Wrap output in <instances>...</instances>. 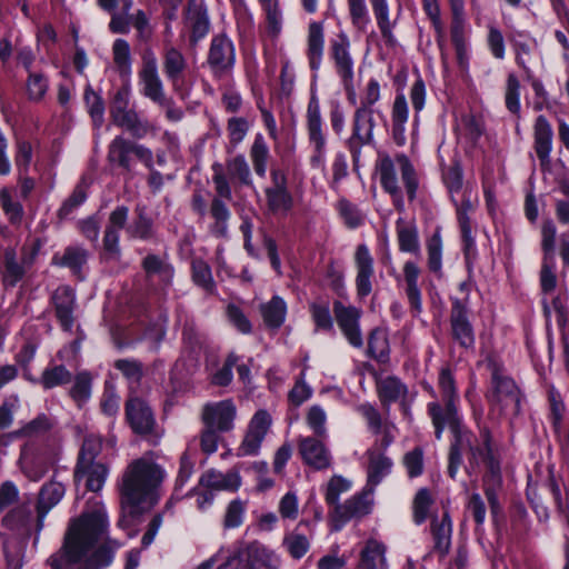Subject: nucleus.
I'll use <instances>...</instances> for the list:
<instances>
[{
  "mask_svg": "<svg viewBox=\"0 0 569 569\" xmlns=\"http://www.w3.org/2000/svg\"><path fill=\"white\" fill-rule=\"evenodd\" d=\"M226 168L230 179L238 180L244 186L251 184L250 168L243 154H237L233 158L227 159Z\"/></svg>",
  "mask_w": 569,
  "mask_h": 569,
  "instance_id": "69168bd1",
  "label": "nucleus"
},
{
  "mask_svg": "<svg viewBox=\"0 0 569 569\" xmlns=\"http://www.w3.org/2000/svg\"><path fill=\"white\" fill-rule=\"evenodd\" d=\"M92 380V375L88 370L79 371L73 378L69 396L79 408L87 403L91 397Z\"/></svg>",
  "mask_w": 569,
  "mask_h": 569,
  "instance_id": "8fccbe9b",
  "label": "nucleus"
},
{
  "mask_svg": "<svg viewBox=\"0 0 569 569\" xmlns=\"http://www.w3.org/2000/svg\"><path fill=\"white\" fill-rule=\"evenodd\" d=\"M112 58L117 70L122 78L131 76V50L130 44L126 39L118 38L112 44Z\"/></svg>",
  "mask_w": 569,
  "mask_h": 569,
  "instance_id": "864d4df0",
  "label": "nucleus"
},
{
  "mask_svg": "<svg viewBox=\"0 0 569 569\" xmlns=\"http://www.w3.org/2000/svg\"><path fill=\"white\" fill-rule=\"evenodd\" d=\"M237 408L231 399L208 402L203 406L201 419L206 427H231Z\"/></svg>",
  "mask_w": 569,
  "mask_h": 569,
  "instance_id": "a878e982",
  "label": "nucleus"
},
{
  "mask_svg": "<svg viewBox=\"0 0 569 569\" xmlns=\"http://www.w3.org/2000/svg\"><path fill=\"white\" fill-rule=\"evenodd\" d=\"M372 492L373 489L370 488L347 499L343 503L337 505L335 508L336 519L346 523L353 518H362L369 515L373 506Z\"/></svg>",
  "mask_w": 569,
  "mask_h": 569,
  "instance_id": "393cba45",
  "label": "nucleus"
},
{
  "mask_svg": "<svg viewBox=\"0 0 569 569\" xmlns=\"http://www.w3.org/2000/svg\"><path fill=\"white\" fill-rule=\"evenodd\" d=\"M428 268L438 277L442 276V238L440 228L427 241Z\"/></svg>",
  "mask_w": 569,
  "mask_h": 569,
  "instance_id": "bf43d9fd",
  "label": "nucleus"
},
{
  "mask_svg": "<svg viewBox=\"0 0 569 569\" xmlns=\"http://www.w3.org/2000/svg\"><path fill=\"white\" fill-rule=\"evenodd\" d=\"M377 26L380 30L381 37L385 44L388 48H395L397 46V39L393 33L396 21L390 20V9L387 0H369Z\"/></svg>",
  "mask_w": 569,
  "mask_h": 569,
  "instance_id": "ea45409f",
  "label": "nucleus"
},
{
  "mask_svg": "<svg viewBox=\"0 0 569 569\" xmlns=\"http://www.w3.org/2000/svg\"><path fill=\"white\" fill-rule=\"evenodd\" d=\"M396 233L401 252L420 256L419 231L415 221H406L403 218L397 219Z\"/></svg>",
  "mask_w": 569,
  "mask_h": 569,
  "instance_id": "58836bf2",
  "label": "nucleus"
},
{
  "mask_svg": "<svg viewBox=\"0 0 569 569\" xmlns=\"http://www.w3.org/2000/svg\"><path fill=\"white\" fill-rule=\"evenodd\" d=\"M83 100L94 128L99 129L104 122V101L90 84H87L83 92Z\"/></svg>",
  "mask_w": 569,
  "mask_h": 569,
  "instance_id": "5fc2aeb1",
  "label": "nucleus"
},
{
  "mask_svg": "<svg viewBox=\"0 0 569 569\" xmlns=\"http://www.w3.org/2000/svg\"><path fill=\"white\" fill-rule=\"evenodd\" d=\"M557 227L552 219H545L541 224V250L543 253L540 269V287L543 293L555 291L557 287V276L555 272V250H556Z\"/></svg>",
  "mask_w": 569,
  "mask_h": 569,
  "instance_id": "4468645a",
  "label": "nucleus"
},
{
  "mask_svg": "<svg viewBox=\"0 0 569 569\" xmlns=\"http://www.w3.org/2000/svg\"><path fill=\"white\" fill-rule=\"evenodd\" d=\"M453 429V441L450 446L448 473L455 479L462 462V450L468 449L470 465L483 460L487 466V473L483 477V485H501L500 455L491 443V436L488 429Z\"/></svg>",
  "mask_w": 569,
  "mask_h": 569,
  "instance_id": "20e7f679",
  "label": "nucleus"
},
{
  "mask_svg": "<svg viewBox=\"0 0 569 569\" xmlns=\"http://www.w3.org/2000/svg\"><path fill=\"white\" fill-rule=\"evenodd\" d=\"M350 21L353 28L363 32L370 23L366 0H347Z\"/></svg>",
  "mask_w": 569,
  "mask_h": 569,
  "instance_id": "774afa93",
  "label": "nucleus"
},
{
  "mask_svg": "<svg viewBox=\"0 0 569 569\" xmlns=\"http://www.w3.org/2000/svg\"><path fill=\"white\" fill-rule=\"evenodd\" d=\"M164 479V470L149 453L132 460L119 482L120 505L131 517L143 512V505L153 502L154 493Z\"/></svg>",
  "mask_w": 569,
  "mask_h": 569,
  "instance_id": "7ed1b4c3",
  "label": "nucleus"
},
{
  "mask_svg": "<svg viewBox=\"0 0 569 569\" xmlns=\"http://www.w3.org/2000/svg\"><path fill=\"white\" fill-rule=\"evenodd\" d=\"M88 183L84 179H81L71 194L62 202L58 210L59 219L68 218L77 208L84 203L88 198Z\"/></svg>",
  "mask_w": 569,
  "mask_h": 569,
  "instance_id": "680f3d73",
  "label": "nucleus"
},
{
  "mask_svg": "<svg viewBox=\"0 0 569 569\" xmlns=\"http://www.w3.org/2000/svg\"><path fill=\"white\" fill-rule=\"evenodd\" d=\"M72 373L63 366L56 365L42 371L40 383L44 389H52L58 386L71 382Z\"/></svg>",
  "mask_w": 569,
  "mask_h": 569,
  "instance_id": "0e129e2a",
  "label": "nucleus"
},
{
  "mask_svg": "<svg viewBox=\"0 0 569 569\" xmlns=\"http://www.w3.org/2000/svg\"><path fill=\"white\" fill-rule=\"evenodd\" d=\"M376 390L378 398L385 408L393 402L401 401V406L406 410L405 399L408 393L407 386L396 376H387L376 381Z\"/></svg>",
  "mask_w": 569,
  "mask_h": 569,
  "instance_id": "f704fd0d",
  "label": "nucleus"
},
{
  "mask_svg": "<svg viewBox=\"0 0 569 569\" xmlns=\"http://www.w3.org/2000/svg\"><path fill=\"white\" fill-rule=\"evenodd\" d=\"M325 51V28L323 22L312 21L308 26L307 36V59L311 71L317 72L322 63Z\"/></svg>",
  "mask_w": 569,
  "mask_h": 569,
  "instance_id": "72a5a7b5",
  "label": "nucleus"
},
{
  "mask_svg": "<svg viewBox=\"0 0 569 569\" xmlns=\"http://www.w3.org/2000/svg\"><path fill=\"white\" fill-rule=\"evenodd\" d=\"M270 179L271 184L264 189L267 209L273 216L286 217L295 206L287 173L280 168H272Z\"/></svg>",
  "mask_w": 569,
  "mask_h": 569,
  "instance_id": "2eb2a0df",
  "label": "nucleus"
},
{
  "mask_svg": "<svg viewBox=\"0 0 569 569\" xmlns=\"http://www.w3.org/2000/svg\"><path fill=\"white\" fill-rule=\"evenodd\" d=\"M129 208L124 204L117 206L108 216L102 236L101 257L106 261H120L122 249L120 234L124 230L129 240L153 242L158 240V228L146 204L138 203L133 209L130 222Z\"/></svg>",
  "mask_w": 569,
  "mask_h": 569,
  "instance_id": "f03ea898",
  "label": "nucleus"
},
{
  "mask_svg": "<svg viewBox=\"0 0 569 569\" xmlns=\"http://www.w3.org/2000/svg\"><path fill=\"white\" fill-rule=\"evenodd\" d=\"M269 156V147L263 136L261 133H257L250 148V158L254 172L260 178L266 176Z\"/></svg>",
  "mask_w": 569,
  "mask_h": 569,
  "instance_id": "13d9d810",
  "label": "nucleus"
},
{
  "mask_svg": "<svg viewBox=\"0 0 569 569\" xmlns=\"http://www.w3.org/2000/svg\"><path fill=\"white\" fill-rule=\"evenodd\" d=\"M191 280L206 295H217V283L210 264L202 258H193L190 263Z\"/></svg>",
  "mask_w": 569,
  "mask_h": 569,
  "instance_id": "49530a36",
  "label": "nucleus"
},
{
  "mask_svg": "<svg viewBox=\"0 0 569 569\" xmlns=\"http://www.w3.org/2000/svg\"><path fill=\"white\" fill-rule=\"evenodd\" d=\"M259 310L268 329L278 330L284 323L287 303L281 297L273 296L268 302L261 303Z\"/></svg>",
  "mask_w": 569,
  "mask_h": 569,
  "instance_id": "a18cd8bd",
  "label": "nucleus"
},
{
  "mask_svg": "<svg viewBox=\"0 0 569 569\" xmlns=\"http://www.w3.org/2000/svg\"><path fill=\"white\" fill-rule=\"evenodd\" d=\"M486 363L490 371V389L486 393L490 405L488 419L491 423H512L510 418L520 411V390L498 359L488 357Z\"/></svg>",
  "mask_w": 569,
  "mask_h": 569,
  "instance_id": "39448f33",
  "label": "nucleus"
},
{
  "mask_svg": "<svg viewBox=\"0 0 569 569\" xmlns=\"http://www.w3.org/2000/svg\"><path fill=\"white\" fill-rule=\"evenodd\" d=\"M136 110L130 107V88L129 86L120 87L113 94L110 103V118L113 124L118 123L121 119Z\"/></svg>",
  "mask_w": 569,
  "mask_h": 569,
  "instance_id": "4d7b16f0",
  "label": "nucleus"
},
{
  "mask_svg": "<svg viewBox=\"0 0 569 569\" xmlns=\"http://www.w3.org/2000/svg\"><path fill=\"white\" fill-rule=\"evenodd\" d=\"M64 486L56 480L44 483L39 492L37 501V530L43 528L44 518L48 512L57 506L64 496Z\"/></svg>",
  "mask_w": 569,
  "mask_h": 569,
  "instance_id": "473e14b6",
  "label": "nucleus"
},
{
  "mask_svg": "<svg viewBox=\"0 0 569 569\" xmlns=\"http://www.w3.org/2000/svg\"><path fill=\"white\" fill-rule=\"evenodd\" d=\"M50 306L57 322L64 332H72L78 308L76 290L69 284H61L50 296Z\"/></svg>",
  "mask_w": 569,
  "mask_h": 569,
  "instance_id": "a211bd4d",
  "label": "nucleus"
},
{
  "mask_svg": "<svg viewBox=\"0 0 569 569\" xmlns=\"http://www.w3.org/2000/svg\"><path fill=\"white\" fill-rule=\"evenodd\" d=\"M126 420L130 427H154L156 416L150 403L139 397H128L124 403Z\"/></svg>",
  "mask_w": 569,
  "mask_h": 569,
  "instance_id": "2f4dec72",
  "label": "nucleus"
},
{
  "mask_svg": "<svg viewBox=\"0 0 569 569\" xmlns=\"http://www.w3.org/2000/svg\"><path fill=\"white\" fill-rule=\"evenodd\" d=\"M311 319L317 331H333L335 317L330 312V303L328 300H318L309 305Z\"/></svg>",
  "mask_w": 569,
  "mask_h": 569,
  "instance_id": "603ef678",
  "label": "nucleus"
},
{
  "mask_svg": "<svg viewBox=\"0 0 569 569\" xmlns=\"http://www.w3.org/2000/svg\"><path fill=\"white\" fill-rule=\"evenodd\" d=\"M386 546L376 540H367L365 547L360 552V569H388L386 559Z\"/></svg>",
  "mask_w": 569,
  "mask_h": 569,
  "instance_id": "c03bdc74",
  "label": "nucleus"
},
{
  "mask_svg": "<svg viewBox=\"0 0 569 569\" xmlns=\"http://www.w3.org/2000/svg\"><path fill=\"white\" fill-rule=\"evenodd\" d=\"M149 292L164 298L173 284L174 267L167 254L148 252L140 262Z\"/></svg>",
  "mask_w": 569,
  "mask_h": 569,
  "instance_id": "1a4fd4ad",
  "label": "nucleus"
},
{
  "mask_svg": "<svg viewBox=\"0 0 569 569\" xmlns=\"http://www.w3.org/2000/svg\"><path fill=\"white\" fill-rule=\"evenodd\" d=\"M114 126L128 132L134 140L156 137L158 133L157 126L150 122L147 118L140 116L137 110L129 112L128 116Z\"/></svg>",
  "mask_w": 569,
  "mask_h": 569,
  "instance_id": "4c0bfd02",
  "label": "nucleus"
},
{
  "mask_svg": "<svg viewBox=\"0 0 569 569\" xmlns=\"http://www.w3.org/2000/svg\"><path fill=\"white\" fill-rule=\"evenodd\" d=\"M241 486L239 471L230 469L221 472L216 469L204 471L199 479V487L212 491H237Z\"/></svg>",
  "mask_w": 569,
  "mask_h": 569,
  "instance_id": "cd10ccee",
  "label": "nucleus"
},
{
  "mask_svg": "<svg viewBox=\"0 0 569 569\" xmlns=\"http://www.w3.org/2000/svg\"><path fill=\"white\" fill-rule=\"evenodd\" d=\"M328 54L341 82L350 86V80L355 79V60L351 41L346 32L340 31L329 40Z\"/></svg>",
  "mask_w": 569,
  "mask_h": 569,
  "instance_id": "aec40b11",
  "label": "nucleus"
},
{
  "mask_svg": "<svg viewBox=\"0 0 569 569\" xmlns=\"http://www.w3.org/2000/svg\"><path fill=\"white\" fill-rule=\"evenodd\" d=\"M184 22L190 30V43L197 44L210 31L208 8L203 0H188Z\"/></svg>",
  "mask_w": 569,
  "mask_h": 569,
  "instance_id": "5701e85b",
  "label": "nucleus"
},
{
  "mask_svg": "<svg viewBox=\"0 0 569 569\" xmlns=\"http://www.w3.org/2000/svg\"><path fill=\"white\" fill-rule=\"evenodd\" d=\"M249 121L243 117H231L227 121V131L229 137L228 152H231L240 142L243 141L244 137L249 131Z\"/></svg>",
  "mask_w": 569,
  "mask_h": 569,
  "instance_id": "338daca9",
  "label": "nucleus"
},
{
  "mask_svg": "<svg viewBox=\"0 0 569 569\" xmlns=\"http://www.w3.org/2000/svg\"><path fill=\"white\" fill-rule=\"evenodd\" d=\"M302 526H309V522L300 521L297 528L283 538V546L293 559H301L310 548L309 539L299 531Z\"/></svg>",
  "mask_w": 569,
  "mask_h": 569,
  "instance_id": "3c124183",
  "label": "nucleus"
},
{
  "mask_svg": "<svg viewBox=\"0 0 569 569\" xmlns=\"http://www.w3.org/2000/svg\"><path fill=\"white\" fill-rule=\"evenodd\" d=\"M553 130L548 119L540 114L533 124V149L541 167L550 164L552 151Z\"/></svg>",
  "mask_w": 569,
  "mask_h": 569,
  "instance_id": "c85d7f7f",
  "label": "nucleus"
},
{
  "mask_svg": "<svg viewBox=\"0 0 569 569\" xmlns=\"http://www.w3.org/2000/svg\"><path fill=\"white\" fill-rule=\"evenodd\" d=\"M39 249L36 246L22 247L21 257L18 259L16 250L8 248L3 253L2 266L0 267L1 282L4 289H12L22 281L27 272L34 263Z\"/></svg>",
  "mask_w": 569,
  "mask_h": 569,
  "instance_id": "f8f14e48",
  "label": "nucleus"
},
{
  "mask_svg": "<svg viewBox=\"0 0 569 569\" xmlns=\"http://www.w3.org/2000/svg\"><path fill=\"white\" fill-rule=\"evenodd\" d=\"M49 90V79L41 71L29 72L26 80V92L32 102H40Z\"/></svg>",
  "mask_w": 569,
  "mask_h": 569,
  "instance_id": "052dcab7",
  "label": "nucleus"
},
{
  "mask_svg": "<svg viewBox=\"0 0 569 569\" xmlns=\"http://www.w3.org/2000/svg\"><path fill=\"white\" fill-rule=\"evenodd\" d=\"M108 517L103 507L69 521L61 547L47 560L51 569H101L113 559V549L96 545L106 538Z\"/></svg>",
  "mask_w": 569,
  "mask_h": 569,
  "instance_id": "f257e3e1",
  "label": "nucleus"
},
{
  "mask_svg": "<svg viewBox=\"0 0 569 569\" xmlns=\"http://www.w3.org/2000/svg\"><path fill=\"white\" fill-rule=\"evenodd\" d=\"M204 67L216 80L229 78L236 66V48L232 39L224 32L212 37L207 52Z\"/></svg>",
  "mask_w": 569,
  "mask_h": 569,
  "instance_id": "9d476101",
  "label": "nucleus"
},
{
  "mask_svg": "<svg viewBox=\"0 0 569 569\" xmlns=\"http://www.w3.org/2000/svg\"><path fill=\"white\" fill-rule=\"evenodd\" d=\"M306 130L311 154L309 163L312 169L326 170L327 129L321 114L320 101L316 91H311L306 111Z\"/></svg>",
  "mask_w": 569,
  "mask_h": 569,
  "instance_id": "6e6552de",
  "label": "nucleus"
},
{
  "mask_svg": "<svg viewBox=\"0 0 569 569\" xmlns=\"http://www.w3.org/2000/svg\"><path fill=\"white\" fill-rule=\"evenodd\" d=\"M299 450L308 466L316 470H323L330 467L331 456L325 445L316 438H305L300 441Z\"/></svg>",
  "mask_w": 569,
  "mask_h": 569,
  "instance_id": "c9c22d12",
  "label": "nucleus"
},
{
  "mask_svg": "<svg viewBox=\"0 0 569 569\" xmlns=\"http://www.w3.org/2000/svg\"><path fill=\"white\" fill-rule=\"evenodd\" d=\"M458 400L442 399L428 403V415L433 427H461L462 417L457 407Z\"/></svg>",
  "mask_w": 569,
  "mask_h": 569,
  "instance_id": "c756f323",
  "label": "nucleus"
},
{
  "mask_svg": "<svg viewBox=\"0 0 569 569\" xmlns=\"http://www.w3.org/2000/svg\"><path fill=\"white\" fill-rule=\"evenodd\" d=\"M403 280L406 283V296L410 308L416 312L420 313L422 310L421 290L418 286V279L420 276V268L413 261H406L402 268Z\"/></svg>",
  "mask_w": 569,
  "mask_h": 569,
  "instance_id": "79ce46f5",
  "label": "nucleus"
},
{
  "mask_svg": "<svg viewBox=\"0 0 569 569\" xmlns=\"http://www.w3.org/2000/svg\"><path fill=\"white\" fill-rule=\"evenodd\" d=\"M211 169L216 194L209 204L211 222L208 226V231L217 239H226L228 237L229 220L231 219L228 202L232 200V189L221 163L214 162Z\"/></svg>",
  "mask_w": 569,
  "mask_h": 569,
  "instance_id": "0eeeda50",
  "label": "nucleus"
},
{
  "mask_svg": "<svg viewBox=\"0 0 569 569\" xmlns=\"http://www.w3.org/2000/svg\"><path fill=\"white\" fill-rule=\"evenodd\" d=\"M141 61L138 77L142 84V94L154 103L163 101L166 97L163 83L158 72L157 57L151 48L143 50Z\"/></svg>",
  "mask_w": 569,
  "mask_h": 569,
  "instance_id": "412c9836",
  "label": "nucleus"
},
{
  "mask_svg": "<svg viewBox=\"0 0 569 569\" xmlns=\"http://www.w3.org/2000/svg\"><path fill=\"white\" fill-rule=\"evenodd\" d=\"M89 256V251L82 246H68L62 252L53 254L51 263L57 267L68 268L72 276L82 281L86 279L84 268L88 264Z\"/></svg>",
  "mask_w": 569,
  "mask_h": 569,
  "instance_id": "b1692460",
  "label": "nucleus"
},
{
  "mask_svg": "<svg viewBox=\"0 0 569 569\" xmlns=\"http://www.w3.org/2000/svg\"><path fill=\"white\" fill-rule=\"evenodd\" d=\"M332 311L335 321L348 343L356 349H361L365 345L360 323L362 309L346 305L341 300H333Z\"/></svg>",
  "mask_w": 569,
  "mask_h": 569,
  "instance_id": "dca6fc26",
  "label": "nucleus"
},
{
  "mask_svg": "<svg viewBox=\"0 0 569 569\" xmlns=\"http://www.w3.org/2000/svg\"><path fill=\"white\" fill-rule=\"evenodd\" d=\"M449 322L452 340L462 349L473 350L476 335L469 319L468 297L463 300L451 298Z\"/></svg>",
  "mask_w": 569,
  "mask_h": 569,
  "instance_id": "f3484780",
  "label": "nucleus"
},
{
  "mask_svg": "<svg viewBox=\"0 0 569 569\" xmlns=\"http://www.w3.org/2000/svg\"><path fill=\"white\" fill-rule=\"evenodd\" d=\"M339 217L348 229H357L365 224L366 214L347 198H340L335 206Z\"/></svg>",
  "mask_w": 569,
  "mask_h": 569,
  "instance_id": "09e8293b",
  "label": "nucleus"
},
{
  "mask_svg": "<svg viewBox=\"0 0 569 569\" xmlns=\"http://www.w3.org/2000/svg\"><path fill=\"white\" fill-rule=\"evenodd\" d=\"M162 72L172 90L181 93L189 72V62L184 53L171 43H166L161 52Z\"/></svg>",
  "mask_w": 569,
  "mask_h": 569,
  "instance_id": "6ab92c4d",
  "label": "nucleus"
},
{
  "mask_svg": "<svg viewBox=\"0 0 569 569\" xmlns=\"http://www.w3.org/2000/svg\"><path fill=\"white\" fill-rule=\"evenodd\" d=\"M356 292L359 299L367 298L372 292L375 279V260L365 243L357 246L355 251Z\"/></svg>",
  "mask_w": 569,
  "mask_h": 569,
  "instance_id": "4be33fe9",
  "label": "nucleus"
},
{
  "mask_svg": "<svg viewBox=\"0 0 569 569\" xmlns=\"http://www.w3.org/2000/svg\"><path fill=\"white\" fill-rule=\"evenodd\" d=\"M0 208L9 226L19 230L27 213L14 187L3 186L0 188Z\"/></svg>",
  "mask_w": 569,
  "mask_h": 569,
  "instance_id": "bb28decb",
  "label": "nucleus"
},
{
  "mask_svg": "<svg viewBox=\"0 0 569 569\" xmlns=\"http://www.w3.org/2000/svg\"><path fill=\"white\" fill-rule=\"evenodd\" d=\"M368 485L373 488L379 485L387 475L390 473L392 461L385 455L378 453L375 450H368Z\"/></svg>",
  "mask_w": 569,
  "mask_h": 569,
  "instance_id": "de8ad7c7",
  "label": "nucleus"
},
{
  "mask_svg": "<svg viewBox=\"0 0 569 569\" xmlns=\"http://www.w3.org/2000/svg\"><path fill=\"white\" fill-rule=\"evenodd\" d=\"M396 164L400 169L401 180L405 186L407 198L412 202L417 197L419 179L415 166L406 153H397L391 158L387 152H378L376 170L379 174V182L385 192L389 193L396 204L403 201L402 189L398 183Z\"/></svg>",
  "mask_w": 569,
  "mask_h": 569,
  "instance_id": "423d86ee",
  "label": "nucleus"
},
{
  "mask_svg": "<svg viewBox=\"0 0 569 569\" xmlns=\"http://www.w3.org/2000/svg\"><path fill=\"white\" fill-rule=\"evenodd\" d=\"M152 150L144 144L138 143L122 134L116 136L108 146V160L122 170L130 172L132 169L131 154H133L144 167H150Z\"/></svg>",
  "mask_w": 569,
  "mask_h": 569,
  "instance_id": "ddd939ff",
  "label": "nucleus"
},
{
  "mask_svg": "<svg viewBox=\"0 0 569 569\" xmlns=\"http://www.w3.org/2000/svg\"><path fill=\"white\" fill-rule=\"evenodd\" d=\"M430 531L433 538V548L440 556H446L451 546L452 523L448 511L441 517H432Z\"/></svg>",
  "mask_w": 569,
  "mask_h": 569,
  "instance_id": "a19ab883",
  "label": "nucleus"
},
{
  "mask_svg": "<svg viewBox=\"0 0 569 569\" xmlns=\"http://www.w3.org/2000/svg\"><path fill=\"white\" fill-rule=\"evenodd\" d=\"M366 353L380 365H388L390 362L391 348L386 328L375 327L370 330Z\"/></svg>",
  "mask_w": 569,
  "mask_h": 569,
  "instance_id": "e433bc0d",
  "label": "nucleus"
},
{
  "mask_svg": "<svg viewBox=\"0 0 569 569\" xmlns=\"http://www.w3.org/2000/svg\"><path fill=\"white\" fill-rule=\"evenodd\" d=\"M113 368L122 375L129 386H139L144 376L143 363L134 358L117 359L113 362Z\"/></svg>",
  "mask_w": 569,
  "mask_h": 569,
  "instance_id": "6e6d98bb",
  "label": "nucleus"
},
{
  "mask_svg": "<svg viewBox=\"0 0 569 569\" xmlns=\"http://www.w3.org/2000/svg\"><path fill=\"white\" fill-rule=\"evenodd\" d=\"M109 469L100 462H87L83 458H78L74 469V481L79 482L86 478V487L88 490L98 492L102 489L108 477Z\"/></svg>",
  "mask_w": 569,
  "mask_h": 569,
  "instance_id": "7c9ffc66",
  "label": "nucleus"
},
{
  "mask_svg": "<svg viewBox=\"0 0 569 569\" xmlns=\"http://www.w3.org/2000/svg\"><path fill=\"white\" fill-rule=\"evenodd\" d=\"M442 181L450 196L462 189L463 169L460 159L453 158L449 166L442 168Z\"/></svg>",
  "mask_w": 569,
  "mask_h": 569,
  "instance_id": "e2e57ef3",
  "label": "nucleus"
},
{
  "mask_svg": "<svg viewBox=\"0 0 569 569\" xmlns=\"http://www.w3.org/2000/svg\"><path fill=\"white\" fill-rule=\"evenodd\" d=\"M375 112L376 110H367L366 108H356L353 112L351 133L345 141V146L351 156L353 167L359 166L362 148L365 146L375 144Z\"/></svg>",
  "mask_w": 569,
  "mask_h": 569,
  "instance_id": "9b49d317",
  "label": "nucleus"
},
{
  "mask_svg": "<svg viewBox=\"0 0 569 569\" xmlns=\"http://www.w3.org/2000/svg\"><path fill=\"white\" fill-rule=\"evenodd\" d=\"M456 214L461 233L462 252L466 267L469 270V272H471L473 263L478 257L476 240L475 237L472 236L471 219L469 217V213L466 212H456Z\"/></svg>",
  "mask_w": 569,
  "mask_h": 569,
  "instance_id": "37998d69",
  "label": "nucleus"
}]
</instances>
